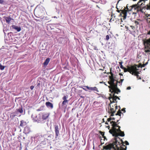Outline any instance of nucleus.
<instances>
[{
	"mask_svg": "<svg viewBox=\"0 0 150 150\" xmlns=\"http://www.w3.org/2000/svg\"><path fill=\"white\" fill-rule=\"evenodd\" d=\"M86 87L89 90H90L92 91H96L97 92H98V89L96 87H89L88 86H86Z\"/></svg>",
	"mask_w": 150,
	"mask_h": 150,
	"instance_id": "dca6fc26",
	"label": "nucleus"
},
{
	"mask_svg": "<svg viewBox=\"0 0 150 150\" xmlns=\"http://www.w3.org/2000/svg\"><path fill=\"white\" fill-rule=\"evenodd\" d=\"M115 108H116L117 109V106H115Z\"/></svg>",
	"mask_w": 150,
	"mask_h": 150,
	"instance_id": "5fc2aeb1",
	"label": "nucleus"
},
{
	"mask_svg": "<svg viewBox=\"0 0 150 150\" xmlns=\"http://www.w3.org/2000/svg\"><path fill=\"white\" fill-rule=\"evenodd\" d=\"M49 115L50 114L49 113L44 114L42 113V119L43 123L44 122L43 120L47 119L49 116Z\"/></svg>",
	"mask_w": 150,
	"mask_h": 150,
	"instance_id": "9b49d317",
	"label": "nucleus"
},
{
	"mask_svg": "<svg viewBox=\"0 0 150 150\" xmlns=\"http://www.w3.org/2000/svg\"><path fill=\"white\" fill-rule=\"evenodd\" d=\"M4 2V0H0V4H2Z\"/></svg>",
	"mask_w": 150,
	"mask_h": 150,
	"instance_id": "4c0bfd02",
	"label": "nucleus"
},
{
	"mask_svg": "<svg viewBox=\"0 0 150 150\" xmlns=\"http://www.w3.org/2000/svg\"><path fill=\"white\" fill-rule=\"evenodd\" d=\"M120 64H121V65H120V67L122 69H124V68H125V67H123V66H122V62H120Z\"/></svg>",
	"mask_w": 150,
	"mask_h": 150,
	"instance_id": "72a5a7b5",
	"label": "nucleus"
},
{
	"mask_svg": "<svg viewBox=\"0 0 150 150\" xmlns=\"http://www.w3.org/2000/svg\"><path fill=\"white\" fill-rule=\"evenodd\" d=\"M50 61V59L49 58H47L46 59L43 63V64L44 66H47Z\"/></svg>",
	"mask_w": 150,
	"mask_h": 150,
	"instance_id": "f3484780",
	"label": "nucleus"
},
{
	"mask_svg": "<svg viewBox=\"0 0 150 150\" xmlns=\"http://www.w3.org/2000/svg\"><path fill=\"white\" fill-rule=\"evenodd\" d=\"M130 9H129V11H132L133 14H136L139 11V8L140 7L137 4H134L130 7Z\"/></svg>",
	"mask_w": 150,
	"mask_h": 150,
	"instance_id": "423d86ee",
	"label": "nucleus"
},
{
	"mask_svg": "<svg viewBox=\"0 0 150 150\" xmlns=\"http://www.w3.org/2000/svg\"><path fill=\"white\" fill-rule=\"evenodd\" d=\"M127 29L129 31V30H130L129 28H128V27H127Z\"/></svg>",
	"mask_w": 150,
	"mask_h": 150,
	"instance_id": "de8ad7c7",
	"label": "nucleus"
},
{
	"mask_svg": "<svg viewBox=\"0 0 150 150\" xmlns=\"http://www.w3.org/2000/svg\"><path fill=\"white\" fill-rule=\"evenodd\" d=\"M99 83H104L103 81H100V82Z\"/></svg>",
	"mask_w": 150,
	"mask_h": 150,
	"instance_id": "a18cd8bd",
	"label": "nucleus"
},
{
	"mask_svg": "<svg viewBox=\"0 0 150 150\" xmlns=\"http://www.w3.org/2000/svg\"><path fill=\"white\" fill-rule=\"evenodd\" d=\"M117 12H120V11L119 10H118V11H117Z\"/></svg>",
	"mask_w": 150,
	"mask_h": 150,
	"instance_id": "6e6d98bb",
	"label": "nucleus"
},
{
	"mask_svg": "<svg viewBox=\"0 0 150 150\" xmlns=\"http://www.w3.org/2000/svg\"><path fill=\"white\" fill-rule=\"evenodd\" d=\"M125 143L126 145H129V142L127 141H125Z\"/></svg>",
	"mask_w": 150,
	"mask_h": 150,
	"instance_id": "e433bc0d",
	"label": "nucleus"
},
{
	"mask_svg": "<svg viewBox=\"0 0 150 150\" xmlns=\"http://www.w3.org/2000/svg\"><path fill=\"white\" fill-rule=\"evenodd\" d=\"M107 127H109V126H108Z\"/></svg>",
	"mask_w": 150,
	"mask_h": 150,
	"instance_id": "680f3d73",
	"label": "nucleus"
},
{
	"mask_svg": "<svg viewBox=\"0 0 150 150\" xmlns=\"http://www.w3.org/2000/svg\"><path fill=\"white\" fill-rule=\"evenodd\" d=\"M119 144V142L116 141L115 142L113 143H110L106 145L105 147L106 149H109L111 150L113 149V150H126L127 146L124 145V146L125 148L123 147L120 145H118Z\"/></svg>",
	"mask_w": 150,
	"mask_h": 150,
	"instance_id": "f03ea898",
	"label": "nucleus"
},
{
	"mask_svg": "<svg viewBox=\"0 0 150 150\" xmlns=\"http://www.w3.org/2000/svg\"><path fill=\"white\" fill-rule=\"evenodd\" d=\"M110 85L108 86V87L110 88V91L112 94L114 93H116L117 94L119 93L120 92V90L117 87V84L115 83L113 84H110Z\"/></svg>",
	"mask_w": 150,
	"mask_h": 150,
	"instance_id": "20e7f679",
	"label": "nucleus"
},
{
	"mask_svg": "<svg viewBox=\"0 0 150 150\" xmlns=\"http://www.w3.org/2000/svg\"><path fill=\"white\" fill-rule=\"evenodd\" d=\"M127 9H128V8H127Z\"/></svg>",
	"mask_w": 150,
	"mask_h": 150,
	"instance_id": "13d9d810",
	"label": "nucleus"
},
{
	"mask_svg": "<svg viewBox=\"0 0 150 150\" xmlns=\"http://www.w3.org/2000/svg\"><path fill=\"white\" fill-rule=\"evenodd\" d=\"M110 123L112 126V130H110L109 132L112 134L113 136L117 137L118 136L117 132H120V134L119 135L120 136L122 137L124 136V132L121 131L120 129V126L117 125L116 122L114 121H111L110 122Z\"/></svg>",
	"mask_w": 150,
	"mask_h": 150,
	"instance_id": "f257e3e1",
	"label": "nucleus"
},
{
	"mask_svg": "<svg viewBox=\"0 0 150 150\" xmlns=\"http://www.w3.org/2000/svg\"><path fill=\"white\" fill-rule=\"evenodd\" d=\"M122 111H123L124 113L125 112L126 110H125V108H123L121 110Z\"/></svg>",
	"mask_w": 150,
	"mask_h": 150,
	"instance_id": "f704fd0d",
	"label": "nucleus"
},
{
	"mask_svg": "<svg viewBox=\"0 0 150 150\" xmlns=\"http://www.w3.org/2000/svg\"><path fill=\"white\" fill-rule=\"evenodd\" d=\"M135 66V65L128 66L127 68H125L123 69L124 70V72H125L128 71L129 72L130 74H133V71L134 68Z\"/></svg>",
	"mask_w": 150,
	"mask_h": 150,
	"instance_id": "6e6552de",
	"label": "nucleus"
},
{
	"mask_svg": "<svg viewBox=\"0 0 150 150\" xmlns=\"http://www.w3.org/2000/svg\"><path fill=\"white\" fill-rule=\"evenodd\" d=\"M32 120L34 122L37 123H43L42 119V113L39 114L38 115L35 113L33 114L31 116Z\"/></svg>",
	"mask_w": 150,
	"mask_h": 150,
	"instance_id": "7ed1b4c3",
	"label": "nucleus"
},
{
	"mask_svg": "<svg viewBox=\"0 0 150 150\" xmlns=\"http://www.w3.org/2000/svg\"><path fill=\"white\" fill-rule=\"evenodd\" d=\"M121 113L122 112L121 111L119 110L117 112V113L115 114V115H119V116H121Z\"/></svg>",
	"mask_w": 150,
	"mask_h": 150,
	"instance_id": "bb28decb",
	"label": "nucleus"
},
{
	"mask_svg": "<svg viewBox=\"0 0 150 150\" xmlns=\"http://www.w3.org/2000/svg\"><path fill=\"white\" fill-rule=\"evenodd\" d=\"M34 86H31L30 87V88L31 90H32L34 88Z\"/></svg>",
	"mask_w": 150,
	"mask_h": 150,
	"instance_id": "58836bf2",
	"label": "nucleus"
},
{
	"mask_svg": "<svg viewBox=\"0 0 150 150\" xmlns=\"http://www.w3.org/2000/svg\"><path fill=\"white\" fill-rule=\"evenodd\" d=\"M120 0H119V1H118V2L119 1H120Z\"/></svg>",
	"mask_w": 150,
	"mask_h": 150,
	"instance_id": "4d7b16f0",
	"label": "nucleus"
},
{
	"mask_svg": "<svg viewBox=\"0 0 150 150\" xmlns=\"http://www.w3.org/2000/svg\"><path fill=\"white\" fill-rule=\"evenodd\" d=\"M45 105L48 108H50L52 109L53 108V104L50 102H46L45 103Z\"/></svg>",
	"mask_w": 150,
	"mask_h": 150,
	"instance_id": "ddd939ff",
	"label": "nucleus"
},
{
	"mask_svg": "<svg viewBox=\"0 0 150 150\" xmlns=\"http://www.w3.org/2000/svg\"><path fill=\"white\" fill-rule=\"evenodd\" d=\"M129 33L130 34H131L135 36V30H129Z\"/></svg>",
	"mask_w": 150,
	"mask_h": 150,
	"instance_id": "5701e85b",
	"label": "nucleus"
},
{
	"mask_svg": "<svg viewBox=\"0 0 150 150\" xmlns=\"http://www.w3.org/2000/svg\"><path fill=\"white\" fill-rule=\"evenodd\" d=\"M134 24L135 26H136L137 28L138 27L139 25V23L138 21H135Z\"/></svg>",
	"mask_w": 150,
	"mask_h": 150,
	"instance_id": "393cba45",
	"label": "nucleus"
},
{
	"mask_svg": "<svg viewBox=\"0 0 150 150\" xmlns=\"http://www.w3.org/2000/svg\"><path fill=\"white\" fill-rule=\"evenodd\" d=\"M111 120H115V118H113L111 119Z\"/></svg>",
	"mask_w": 150,
	"mask_h": 150,
	"instance_id": "49530a36",
	"label": "nucleus"
},
{
	"mask_svg": "<svg viewBox=\"0 0 150 150\" xmlns=\"http://www.w3.org/2000/svg\"><path fill=\"white\" fill-rule=\"evenodd\" d=\"M130 27L132 29V30H135V28L134 26L131 25Z\"/></svg>",
	"mask_w": 150,
	"mask_h": 150,
	"instance_id": "7c9ffc66",
	"label": "nucleus"
},
{
	"mask_svg": "<svg viewBox=\"0 0 150 150\" xmlns=\"http://www.w3.org/2000/svg\"><path fill=\"white\" fill-rule=\"evenodd\" d=\"M111 120V118H108L107 119L108 122L109 121H110Z\"/></svg>",
	"mask_w": 150,
	"mask_h": 150,
	"instance_id": "a19ab883",
	"label": "nucleus"
},
{
	"mask_svg": "<svg viewBox=\"0 0 150 150\" xmlns=\"http://www.w3.org/2000/svg\"><path fill=\"white\" fill-rule=\"evenodd\" d=\"M105 124H107V125H108V122H105Z\"/></svg>",
	"mask_w": 150,
	"mask_h": 150,
	"instance_id": "09e8293b",
	"label": "nucleus"
},
{
	"mask_svg": "<svg viewBox=\"0 0 150 150\" xmlns=\"http://www.w3.org/2000/svg\"><path fill=\"white\" fill-rule=\"evenodd\" d=\"M5 68V66H2L1 64L0 63V69L1 70H3Z\"/></svg>",
	"mask_w": 150,
	"mask_h": 150,
	"instance_id": "a878e982",
	"label": "nucleus"
},
{
	"mask_svg": "<svg viewBox=\"0 0 150 150\" xmlns=\"http://www.w3.org/2000/svg\"><path fill=\"white\" fill-rule=\"evenodd\" d=\"M121 13L124 15V19L126 18V16H127V11L126 10H122Z\"/></svg>",
	"mask_w": 150,
	"mask_h": 150,
	"instance_id": "6ab92c4d",
	"label": "nucleus"
},
{
	"mask_svg": "<svg viewBox=\"0 0 150 150\" xmlns=\"http://www.w3.org/2000/svg\"><path fill=\"white\" fill-rule=\"evenodd\" d=\"M17 111L20 113H22L23 112V108L22 107L17 109Z\"/></svg>",
	"mask_w": 150,
	"mask_h": 150,
	"instance_id": "412c9836",
	"label": "nucleus"
},
{
	"mask_svg": "<svg viewBox=\"0 0 150 150\" xmlns=\"http://www.w3.org/2000/svg\"><path fill=\"white\" fill-rule=\"evenodd\" d=\"M12 27L13 28L16 30L18 32H19L21 30V28L20 27L15 25H12Z\"/></svg>",
	"mask_w": 150,
	"mask_h": 150,
	"instance_id": "2eb2a0df",
	"label": "nucleus"
},
{
	"mask_svg": "<svg viewBox=\"0 0 150 150\" xmlns=\"http://www.w3.org/2000/svg\"><path fill=\"white\" fill-rule=\"evenodd\" d=\"M139 79H141V78L140 77V78H139Z\"/></svg>",
	"mask_w": 150,
	"mask_h": 150,
	"instance_id": "052dcab7",
	"label": "nucleus"
},
{
	"mask_svg": "<svg viewBox=\"0 0 150 150\" xmlns=\"http://www.w3.org/2000/svg\"><path fill=\"white\" fill-rule=\"evenodd\" d=\"M67 97L66 96H64L63 98H62V99L64 100H68L67 99Z\"/></svg>",
	"mask_w": 150,
	"mask_h": 150,
	"instance_id": "c85d7f7f",
	"label": "nucleus"
},
{
	"mask_svg": "<svg viewBox=\"0 0 150 150\" xmlns=\"http://www.w3.org/2000/svg\"><path fill=\"white\" fill-rule=\"evenodd\" d=\"M0 150H2L1 147L0 146Z\"/></svg>",
	"mask_w": 150,
	"mask_h": 150,
	"instance_id": "3c124183",
	"label": "nucleus"
},
{
	"mask_svg": "<svg viewBox=\"0 0 150 150\" xmlns=\"http://www.w3.org/2000/svg\"><path fill=\"white\" fill-rule=\"evenodd\" d=\"M110 79V82H108L109 84H113L114 83H114L115 80L114 78H112Z\"/></svg>",
	"mask_w": 150,
	"mask_h": 150,
	"instance_id": "4be33fe9",
	"label": "nucleus"
},
{
	"mask_svg": "<svg viewBox=\"0 0 150 150\" xmlns=\"http://www.w3.org/2000/svg\"><path fill=\"white\" fill-rule=\"evenodd\" d=\"M143 44L144 46L145 52H150V40H143Z\"/></svg>",
	"mask_w": 150,
	"mask_h": 150,
	"instance_id": "39448f33",
	"label": "nucleus"
},
{
	"mask_svg": "<svg viewBox=\"0 0 150 150\" xmlns=\"http://www.w3.org/2000/svg\"><path fill=\"white\" fill-rule=\"evenodd\" d=\"M124 80V79H120V82H119V83H122V82H123V81Z\"/></svg>",
	"mask_w": 150,
	"mask_h": 150,
	"instance_id": "79ce46f5",
	"label": "nucleus"
},
{
	"mask_svg": "<svg viewBox=\"0 0 150 150\" xmlns=\"http://www.w3.org/2000/svg\"><path fill=\"white\" fill-rule=\"evenodd\" d=\"M109 35H107L106 36V40H108L109 39Z\"/></svg>",
	"mask_w": 150,
	"mask_h": 150,
	"instance_id": "473e14b6",
	"label": "nucleus"
},
{
	"mask_svg": "<svg viewBox=\"0 0 150 150\" xmlns=\"http://www.w3.org/2000/svg\"><path fill=\"white\" fill-rule=\"evenodd\" d=\"M30 132V128L27 127H25L24 128L23 132L25 134L29 133Z\"/></svg>",
	"mask_w": 150,
	"mask_h": 150,
	"instance_id": "4468645a",
	"label": "nucleus"
},
{
	"mask_svg": "<svg viewBox=\"0 0 150 150\" xmlns=\"http://www.w3.org/2000/svg\"><path fill=\"white\" fill-rule=\"evenodd\" d=\"M111 116H113V115H114V113H115V112H111Z\"/></svg>",
	"mask_w": 150,
	"mask_h": 150,
	"instance_id": "ea45409f",
	"label": "nucleus"
},
{
	"mask_svg": "<svg viewBox=\"0 0 150 150\" xmlns=\"http://www.w3.org/2000/svg\"><path fill=\"white\" fill-rule=\"evenodd\" d=\"M148 10V9H149L150 10V4L149 5H148V4H147L146 5V7H145Z\"/></svg>",
	"mask_w": 150,
	"mask_h": 150,
	"instance_id": "cd10ccee",
	"label": "nucleus"
},
{
	"mask_svg": "<svg viewBox=\"0 0 150 150\" xmlns=\"http://www.w3.org/2000/svg\"><path fill=\"white\" fill-rule=\"evenodd\" d=\"M148 34H150V32H149L148 33Z\"/></svg>",
	"mask_w": 150,
	"mask_h": 150,
	"instance_id": "864d4df0",
	"label": "nucleus"
},
{
	"mask_svg": "<svg viewBox=\"0 0 150 150\" xmlns=\"http://www.w3.org/2000/svg\"><path fill=\"white\" fill-rule=\"evenodd\" d=\"M24 150H28V149L27 148H26Z\"/></svg>",
	"mask_w": 150,
	"mask_h": 150,
	"instance_id": "603ef678",
	"label": "nucleus"
},
{
	"mask_svg": "<svg viewBox=\"0 0 150 150\" xmlns=\"http://www.w3.org/2000/svg\"><path fill=\"white\" fill-rule=\"evenodd\" d=\"M118 121H119V120H117V122H118Z\"/></svg>",
	"mask_w": 150,
	"mask_h": 150,
	"instance_id": "bf43d9fd",
	"label": "nucleus"
},
{
	"mask_svg": "<svg viewBox=\"0 0 150 150\" xmlns=\"http://www.w3.org/2000/svg\"><path fill=\"white\" fill-rule=\"evenodd\" d=\"M55 131L56 134V137H57L58 136L59 133V129L58 125H55Z\"/></svg>",
	"mask_w": 150,
	"mask_h": 150,
	"instance_id": "f8f14e48",
	"label": "nucleus"
},
{
	"mask_svg": "<svg viewBox=\"0 0 150 150\" xmlns=\"http://www.w3.org/2000/svg\"><path fill=\"white\" fill-rule=\"evenodd\" d=\"M100 133L102 136L103 137H104V138L105 139H106V137H105V136H104V133L103 132H100Z\"/></svg>",
	"mask_w": 150,
	"mask_h": 150,
	"instance_id": "2f4dec72",
	"label": "nucleus"
},
{
	"mask_svg": "<svg viewBox=\"0 0 150 150\" xmlns=\"http://www.w3.org/2000/svg\"><path fill=\"white\" fill-rule=\"evenodd\" d=\"M112 78H114L113 74L112 73L111 74V76H110V79H111Z\"/></svg>",
	"mask_w": 150,
	"mask_h": 150,
	"instance_id": "c9c22d12",
	"label": "nucleus"
},
{
	"mask_svg": "<svg viewBox=\"0 0 150 150\" xmlns=\"http://www.w3.org/2000/svg\"><path fill=\"white\" fill-rule=\"evenodd\" d=\"M6 22L8 24L10 23L12 19L10 17H6L5 18Z\"/></svg>",
	"mask_w": 150,
	"mask_h": 150,
	"instance_id": "a211bd4d",
	"label": "nucleus"
},
{
	"mask_svg": "<svg viewBox=\"0 0 150 150\" xmlns=\"http://www.w3.org/2000/svg\"><path fill=\"white\" fill-rule=\"evenodd\" d=\"M131 89V87L130 86H129L127 88V90H130Z\"/></svg>",
	"mask_w": 150,
	"mask_h": 150,
	"instance_id": "37998d69",
	"label": "nucleus"
},
{
	"mask_svg": "<svg viewBox=\"0 0 150 150\" xmlns=\"http://www.w3.org/2000/svg\"><path fill=\"white\" fill-rule=\"evenodd\" d=\"M103 83L105 84V85L107 86V85L105 82H104Z\"/></svg>",
	"mask_w": 150,
	"mask_h": 150,
	"instance_id": "8fccbe9b",
	"label": "nucleus"
},
{
	"mask_svg": "<svg viewBox=\"0 0 150 150\" xmlns=\"http://www.w3.org/2000/svg\"><path fill=\"white\" fill-rule=\"evenodd\" d=\"M139 11H140L142 13L143 12V11H142V9H139Z\"/></svg>",
	"mask_w": 150,
	"mask_h": 150,
	"instance_id": "c03bdc74",
	"label": "nucleus"
},
{
	"mask_svg": "<svg viewBox=\"0 0 150 150\" xmlns=\"http://www.w3.org/2000/svg\"><path fill=\"white\" fill-rule=\"evenodd\" d=\"M26 122L23 120H22L21 121L20 126L23 127L24 126L26 125Z\"/></svg>",
	"mask_w": 150,
	"mask_h": 150,
	"instance_id": "aec40b11",
	"label": "nucleus"
},
{
	"mask_svg": "<svg viewBox=\"0 0 150 150\" xmlns=\"http://www.w3.org/2000/svg\"><path fill=\"white\" fill-rule=\"evenodd\" d=\"M137 65H135L133 71V74H132V75L136 76L137 78H138L139 76L138 74H139V73L138 71L139 69L137 68Z\"/></svg>",
	"mask_w": 150,
	"mask_h": 150,
	"instance_id": "9d476101",
	"label": "nucleus"
},
{
	"mask_svg": "<svg viewBox=\"0 0 150 150\" xmlns=\"http://www.w3.org/2000/svg\"><path fill=\"white\" fill-rule=\"evenodd\" d=\"M148 64V62H147L145 64H143V65H142L141 64H139V65L138 66H137V67L138 68H139V67H144V66L147 65Z\"/></svg>",
	"mask_w": 150,
	"mask_h": 150,
	"instance_id": "b1692460",
	"label": "nucleus"
},
{
	"mask_svg": "<svg viewBox=\"0 0 150 150\" xmlns=\"http://www.w3.org/2000/svg\"><path fill=\"white\" fill-rule=\"evenodd\" d=\"M110 112H115V111L114 110V109L113 108H110Z\"/></svg>",
	"mask_w": 150,
	"mask_h": 150,
	"instance_id": "c756f323",
	"label": "nucleus"
},
{
	"mask_svg": "<svg viewBox=\"0 0 150 150\" xmlns=\"http://www.w3.org/2000/svg\"><path fill=\"white\" fill-rule=\"evenodd\" d=\"M68 103V100H64L62 103L61 105L60 103H59V108L63 109L64 108H66Z\"/></svg>",
	"mask_w": 150,
	"mask_h": 150,
	"instance_id": "1a4fd4ad",
	"label": "nucleus"
},
{
	"mask_svg": "<svg viewBox=\"0 0 150 150\" xmlns=\"http://www.w3.org/2000/svg\"><path fill=\"white\" fill-rule=\"evenodd\" d=\"M115 93H114L112 94V95L110 94V97H109V99L110 100L111 104L113 103L117 102V99L119 100L120 99L118 97L115 96Z\"/></svg>",
	"mask_w": 150,
	"mask_h": 150,
	"instance_id": "0eeeda50",
	"label": "nucleus"
}]
</instances>
